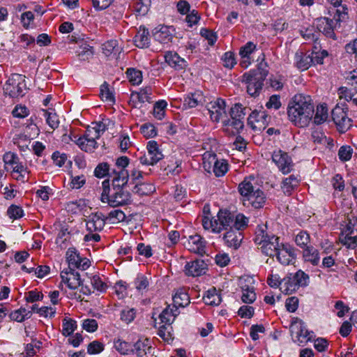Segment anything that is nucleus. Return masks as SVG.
I'll use <instances>...</instances> for the list:
<instances>
[{
	"instance_id": "nucleus-1",
	"label": "nucleus",
	"mask_w": 357,
	"mask_h": 357,
	"mask_svg": "<svg viewBox=\"0 0 357 357\" xmlns=\"http://www.w3.org/2000/svg\"><path fill=\"white\" fill-rule=\"evenodd\" d=\"M314 112V107L310 96L296 94L289 105L288 116L298 127L307 126Z\"/></svg>"
},
{
	"instance_id": "nucleus-2",
	"label": "nucleus",
	"mask_w": 357,
	"mask_h": 357,
	"mask_svg": "<svg viewBox=\"0 0 357 357\" xmlns=\"http://www.w3.org/2000/svg\"><path fill=\"white\" fill-rule=\"evenodd\" d=\"M102 192L100 200L103 203L108 204L112 207L123 206L130 202V194L124 190V187L112 185L109 187V180H105L102 183Z\"/></svg>"
},
{
	"instance_id": "nucleus-3",
	"label": "nucleus",
	"mask_w": 357,
	"mask_h": 357,
	"mask_svg": "<svg viewBox=\"0 0 357 357\" xmlns=\"http://www.w3.org/2000/svg\"><path fill=\"white\" fill-rule=\"evenodd\" d=\"M106 130V126L102 122H92L86 128L84 135L75 141V144L85 152H93L98 146L96 139Z\"/></svg>"
},
{
	"instance_id": "nucleus-4",
	"label": "nucleus",
	"mask_w": 357,
	"mask_h": 357,
	"mask_svg": "<svg viewBox=\"0 0 357 357\" xmlns=\"http://www.w3.org/2000/svg\"><path fill=\"white\" fill-rule=\"evenodd\" d=\"M268 74L266 64L260 63L257 69L250 70L242 76V82L247 85V92L251 96H257L259 94L264 85V81Z\"/></svg>"
},
{
	"instance_id": "nucleus-5",
	"label": "nucleus",
	"mask_w": 357,
	"mask_h": 357,
	"mask_svg": "<svg viewBox=\"0 0 357 357\" xmlns=\"http://www.w3.org/2000/svg\"><path fill=\"white\" fill-rule=\"evenodd\" d=\"M246 107L241 104H236L229 110L230 119L227 116L223 120L224 131L228 134L236 135L244 128V119L246 116Z\"/></svg>"
},
{
	"instance_id": "nucleus-6",
	"label": "nucleus",
	"mask_w": 357,
	"mask_h": 357,
	"mask_svg": "<svg viewBox=\"0 0 357 357\" xmlns=\"http://www.w3.org/2000/svg\"><path fill=\"white\" fill-rule=\"evenodd\" d=\"M204 102H206L204 116L208 115L213 122L218 123L220 121L223 123V120L227 117L225 109V101L221 98H213L204 96Z\"/></svg>"
},
{
	"instance_id": "nucleus-7",
	"label": "nucleus",
	"mask_w": 357,
	"mask_h": 357,
	"mask_svg": "<svg viewBox=\"0 0 357 357\" xmlns=\"http://www.w3.org/2000/svg\"><path fill=\"white\" fill-rule=\"evenodd\" d=\"M219 225L221 229H245L248 226V218L242 213L234 214L229 211L218 212Z\"/></svg>"
},
{
	"instance_id": "nucleus-8",
	"label": "nucleus",
	"mask_w": 357,
	"mask_h": 357,
	"mask_svg": "<svg viewBox=\"0 0 357 357\" xmlns=\"http://www.w3.org/2000/svg\"><path fill=\"white\" fill-rule=\"evenodd\" d=\"M25 76L14 73L6 81L3 91L11 98L22 97L26 90Z\"/></svg>"
},
{
	"instance_id": "nucleus-9",
	"label": "nucleus",
	"mask_w": 357,
	"mask_h": 357,
	"mask_svg": "<svg viewBox=\"0 0 357 357\" xmlns=\"http://www.w3.org/2000/svg\"><path fill=\"white\" fill-rule=\"evenodd\" d=\"M147 153L139 158L140 164L143 165H154L164 157L155 141H149L146 146Z\"/></svg>"
},
{
	"instance_id": "nucleus-10",
	"label": "nucleus",
	"mask_w": 357,
	"mask_h": 357,
	"mask_svg": "<svg viewBox=\"0 0 357 357\" xmlns=\"http://www.w3.org/2000/svg\"><path fill=\"white\" fill-rule=\"evenodd\" d=\"M271 116L264 110H254L248 118V124L254 130L260 131L268 125Z\"/></svg>"
},
{
	"instance_id": "nucleus-11",
	"label": "nucleus",
	"mask_w": 357,
	"mask_h": 357,
	"mask_svg": "<svg viewBox=\"0 0 357 357\" xmlns=\"http://www.w3.org/2000/svg\"><path fill=\"white\" fill-rule=\"evenodd\" d=\"M272 160L284 174L290 173L294 169V164L292 162L291 158L287 153L282 150L273 151Z\"/></svg>"
},
{
	"instance_id": "nucleus-12",
	"label": "nucleus",
	"mask_w": 357,
	"mask_h": 357,
	"mask_svg": "<svg viewBox=\"0 0 357 357\" xmlns=\"http://www.w3.org/2000/svg\"><path fill=\"white\" fill-rule=\"evenodd\" d=\"M347 109V107L343 108L337 105L331 112L333 121L342 132H346L351 126V119L348 117Z\"/></svg>"
},
{
	"instance_id": "nucleus-13",
	"label": "nucleus",
	"mask_w": 357,
	"mask_h": 357,
	"mask_svg": "<svg viewBox=\"0 0 357 357\" xmlns=\"http://www.w3.org/2000/svg\"><path fill=\"white\" fill-rule=\"evenodd\" d=\"M66 259L68 262L69 269L77 268L81 270H86L91 265L90 261L86 258H82L75 249H68L66 252Z\"/></svg>"
},
{
	"instance_id": "nucleus-14",
	"label": "nucleus",
	"mask_w": 357,
	"mask_h": 357,
	"mask_svg": "<svg viewBox=\"0 0 357 357\" xmlns=\"http://www.w3.org/2000/svg\"><path fill=\"white\" fill-rule=\"evenodd\" d=\"M336 21L333 19L328 17L317 18L314 24L319 32H321L324 36L328 38L336 39L334 32V26Z\"/></svg>"
},
{
	"instance_id": "nucleus-15",
	"label": "nucleus",
	"mask_w": 357,
	"mask_h": 357,
	"mask_svg": "<svg viewBox=\"0 0 357 357\" xmlns=\"http://www.w3.org/2000/svg\"><path fill=\"white\" fill-rule=\"evenodd\" d=\"M277 260L282 265H289L296 258L294 248L289 244L282 243L275 253Z\"/></svg>"
},
{
	"instance_id": "nucleus-16",
	"label": "nucleus",
	"mask_w": 357,
	"mask_h": 357,
	"mask_svg": "<svg viewBox=\"0 0 357 357\" xmlns=\"http://www.w3.org/2000/svg\"><path fill=\"white\" fill-rule=\"evenodd\" d=\"M61 278L62 282L66 284L71 289H75L82 284L80 275L73 269L62 271Z\"/></svg>"
},
{
	"instance_id": "nucleus-17",
	"label": "nucleus",
	"mask_w": 357,
	"mask_h": 357,
	"mask_svg": "<svg viewBox=\"0 0 357 357\" xmlns=\"http://www.w3.org/2000/svg\"><path fill=\"white\" fill-rule=\"evenodd\" d=\"M244 229H229L224 234L225 243L231 248L237 249L243 240L242 230Z\"/></svg>"
},
{
	"instance_id": "nucleus-18",
	"label": "nucleus",
	"mask_w": 357,
	"mask_h": 357,
	"mask_svg": "<svg viewBox=\"0 0 357 357\" xmlns=\"http://www.w3.org/2000/svg\"><path fill=\"white\" fill-rule=\"evenodd\" d=\"M282 243H280L279 237L271 235V238L261 243L260 249L266 256L273 257Z\"/></svg>"
},
{
	"instance_id": "nucleus-19",
	"label": "nucleus",
	"mask_w": 357,
	"mask_h": 357,
	"mask_svg": "<svg viewBox=\"0 0 357 357\" xmlns=\"http://www.w3.org/2000/svg\"><path fill=\"white\" fill-rule=\"evenodd\" d=\"M243 202L245 206H252L255 208H261L265 204L266 197L264 192L257 188L246 199H243Z\"/></svg>"
},
{
	"instance_id": "nucleus-20",
	"label": "nucleus",
	"mask_w": 357,
	"mask_h": 357,
	"mask_svg": "<svg viewBox=\"0 0 357 357\" xmlns=\"http://www.w3.org/2000/svg\"><path fill=\"white\" fill-rule=\"evenodd\" d=\"M105 224V219L102 213H96L91 214L86 220V228L89 232L101 231Z\"/></svg>"
},
{
	"instance_id": "nucleus-21",
	"label": "nucleus",
	"mask_w": 357,
	"mask_h": 357,
	"mask_svg": "<svg viewBox=\"0 0 357 357\" xmlns=\"http://www.w3.org/2000/svg\"><path fill=\"white\" fill-rule=\"evenodd\" d=\"M166 63L176 70L185 69L187 66L186 61L181 58L176 52H167L165 54Z\"/></svg>"
},
{
	"instance_id": "nucleus-22",
	"label": "nucleus",
	"mask_w": 357,
	"mask_h": 357,
	"mask_svg": "<svg viewBox=\"0 0 357 357\" xmlns=\"http://www.w3.org/2000/svg\"><path fill=\"white\" fill-rule=\"evenodd\" d=\"M134 351L139 357L150 354L153 349L152 342L148 338L139 339L134 345Z\"/></svg>"
},
{
	"instance_id": "nucleus-23",
	"label": "nucleus",
	"mask_w": 357,
	"mask_h": 357,
	"mask_svg": "<svg viewBox=\"0 0 357 357\" xmlns=\"http://www.w3.org/2000/svg\"><path fill=\"white\" fill-rule=\"evenodd\" d=\"M178 314V311L176 307L170 305L167 306L159 315L160 324L172 325Z\"/></svg>"
},
{
	"instance_id": "nucleus-24",
	"label": "nucleus",
	"mask_w": 357,
	"mask_h": 357,
	"mask_svg": "<svg viewBox=\"0 0 357 357\" xmlns=\"http://www.w3.org/2000/svg\"><path fill=\"white\" fill-rule=\"evenodd\" d=\"M312 64L310 54L297 52L295 54V66L301 70L308 69Z\"/></svg>"
},
{
	"instance_id": "nucleus-25",
	"label": "nucleus",
	"mask_w": 357,
	"mask_h": 357,
	"mask_svg": "<svg viewBox=\"0 0 357 357\" xmlns=\"http://www.w3.org/2000/svg\"><path fill=\"white\" fill-rule=\"evenodd\" d=\"M299 185V179L294 175H291L283 180L282 183V190L287 195H291L292 192L297 188Z\"/></svg>"
},
{
	"instance_id": "nucleus-26",
	"label": "nucleus",
	"mask_w": 357,
	"mask_h": 357,
	"mask_svg": "<svg viewBox=\"0 0 357 357\" xmlns=\"http://www.w3.org/2000/svg\"><path fill=\"white\" fill-rule=\"evenodd\" d=\"M173 306L178 309V307H185L190 303V296L183 289H178L173 296Z\"/></svg>"
},
{
	"instance_id": "nucleus-27",
	"label": "nucleus",
	"mask_w": 357,
	"mask_h": 357,
	"mask_svg": "<svg viewBox=\"0 0 357 357\" xmlns=\"http://www.w3.org/2000/svg\"><path fill=\"white\" fill-rule=\"evenodd\" d=\"M185 247L191 252L199 254L201 250V236H190L183 243Z\"/></svg>"
},
{
	"instance_id": "nucleus-28",
	"label": "nucleus",
	"mask_w": 357,
	"mask_h": 357,
	"mask_svg": "<svg viewBox=\"0 0 357 357\" xmlns=\"http://www.w3.org/2000/svg\"><path fill=\"white\" fill-rule=\"evenodd\" d=\"M254 180V178H246L238 185V192L243 199H246L256 190L257 187L254 186L252 183Z\"/></svg>"
},
{
	"instance_id": "nucleus-29",
	"label": "nucleus",
	"mask_w": 357,
	"mask_h": 357,
	"mask_svg": "<svg viewBox=\"0 0 357 357\" xmlns=\"http://www.w3.org/2000/svg\"><path fill=\"white\" fill-rule=\"evenodd\" d=\"M185 274L188 277H199L201 275V264L199 259L188 262L184 268Z\"/></svg>"
},
{
	"instance_id": "nucleus-30",
	"label": "nucleus",
	"mask_w": 357,
	"mask_h": 357,
	"mask_svg": "<svg viewBox=\"0 0 357 357\" xmlns=\"http://www.w3.org/2000/svg\"><path fill=\"white\" fill-rule=\"evenodd\" d=\"M217 159L215 153L211 150L206 151L202 154V165L208 174H211V169Z\"/></svg>"
},
{
	"instance_id": "nucleus-31",
	"label": "nucleus",
	"mask_w": 357,
	"mask_h": 357,
	"mask_svg": "<svg viewBox=\"0 0 357 357\" xmlns=\"http://www.w3.org/2000/svg\"><path fill=\"white\" fill-rule=\"evenodd\" d=\"M294 278L292 274H290L281 280L280 289L286 294H290L298 288L297 283L296 281H294Z\"/></svg>"
},
{
	"instance_id": "nucleus-32",
	"label": "nucleus",
	"mask_w": 357,
	"mask_h": 357,
	"mask_svg": "<svg viewBox=\"0 0 357 357\" xmlns=\"http://www.w3.org/2000/svg\"><path fill=\"white\" fill-rule=\"evenodd\" d=\"M303 256L305 261H309L314 266L318 265L320 261L319 252L312 246L307 247L303 251Z\"/></svg>"
},
{
	"instance_id": "nucleus-33",
	"label": "nucleus",
	"mask_w": 357,
	"mask_h": 357,
	"mask_svg": "<svg viewBox=\"0 0 357 357\" xmlns=\"http://www.w3.org/2000/svg\"><path fill=\"white\" fill-rule=\"evenodd\" d=\"M202 227L206 230H211V231L216 233L220 232L221 230L218 221L215 219L213 215L202 216Z\"/></svg>"
},
{
	"instance_id": "nucleus-34",
	"label": "nucleus",
	"mask_w": 357,
	"mask_h": 357,
	"mask_svg": "<svg viewBox=\"0 0 357 357\" xmlns=\"http://www.w3.org/2000/svg\"><path fill=\"white\" fill-rule=\"evenodd\" d=\"M149 33L147 29L143 28L139 29L134 38L135 45L140 48L147 47L149 43Z\"/></svg>"
},
{
	"instance_id": "nucleus-35",
	"label": "nucleus",
	"mask_w": 357,
	"mask_h": 357,
	"mask_svg": "<svg viewBox=\"0 0 357 357\" xmlns=\"http://www.w3.org/2000/svg\"><path fill=\"white\" fill-rule=\"evenodd\" d=\"M202 300L208 305H218L221 302V298L214 287L206 291V294L202 297Z\"/></svg>"
},
{
	"instance_id": "nucleus-36",
	"label": "nucleus",
	"mask_w": 357,
	"mask_h": 357,
	"mask_svg": "<svg viewBox=\"0 0 357 357\" xmlns=\"http://www.w3.org/2000/svg\"><path fill=\"white\" fill-rule=\"evenodd\" d=\"M338 94L340 99H345L347 102L351 101L357 106V93L353 90L348 89V87L341 86L338 89Z\"/></svg>"
},
{
	"instance_id": "nucleus-37",
	"label": "nucleus",
	"mask_w": 357,
	"mask_h": 357,
	"mask_svg": "<svg viewBox=\"0 0 357 357\" xmlns=\"http://www.w3.org/2000/svg\"><path fill=\"white\" fill-rule=\"evenodd\" d=\"M228 169L229 165L227 160L224 159H217L211 169V172H213L216 177H220L227 172Z\"/></svg>"
},
{
	"instance_id": "nucleus-38",
	"label": "nucleus",
	"mask_w": 357,
	"mask_h": 357,
	"mask_svg": "<svg viewBox=\"0 0 357 357\" xmlns=\"http://www.w3.org/2000/svg\"><path fill=\"white\" fill-rule=\"evenodd\" d=\"M114 347L115 349L122 355H128L130 353L134 351L131 344L121 339L114 340Z\"/></svg>"
},
{
	"instance_id": "nucleus-39",
	"label": "nucleus",
	"mask_w": 357,
	"mask_h": 357,
	"mask_svg": "<svg viewBox=\"0 0 357 357\" xmlns=\"http://www.w3.org/2000/svg\"><path fill=\"white\" fill-rule=\"evenodd\" d=\"M100 96L103 101L109 103L114 102V96L112 90L109 88V84L105 82L100 89Z\"/></svg>"
},
{
	"instance_id": "nucleus-40",
	"label": "nucleus",
	"mask_w": 357,
	"mask_h": 357,
	"mask_svg": "<svg viewBox=\"0 0 357 357\" xmlns=\"http://www.w3.org/2000/svg\"><path fill=\"white\" fill-rule=\"evenodd\" d=\"M154 38L160 43L165 44L171 41L172 35L170 33L168 27L162 26L154 33Z\"/></svg>"
},
{
	"instance_id": "nucleus-41",
	"label": "nucleus",
	"mask_w": 357,
	"mask_h": 357,
	"mask_svg": "<svg viewBox=\"0 0 357 357\" xmlns=\"http://www.w3.org/2000/svg\"><path fill=\"white\" fill-rule=\"evenodd\" d=\"M77 328V322L76 321L68 318L65 317L62 321V331L61 333L64 336L70 335Z\"/></svg>"
},
{
	"instance_id": "nucleus-42",
	"label": "nucleus",
	"mask_w": 357,
	"mask_h": 357,
	"mask_svg": "<svg viewBox=\"0 0 357 357\" xmlns=\"http://www.w3.org/2000/svg\"><path fill=\"white\" fill-rule=\"evenodd\" d=\"M294 241L296 244L301 248L306 249L307 247H310L308 245L310 242V234L305 231L301 230L296 234Z\"/></svg>"
},
{
	"instance_id": "nucleus-43",
	"label": "nucleus",
	"mask_w": 357,
	"mask_h": 357,
	"mask_svg": "<svg viewBox=\"0 0 357 357\" xmlns=\"http://www.w3.org/2000/svg\"><path fill=\"white\" fill-rule=\"evenodd\" d=\"M242 289V301L245 303H252L256 300V294L253 287L244 285Z\"/></svg>"
},
{
	"instance_id": "nucleus-44",
	"label": "nucleus",
	"mask_w": 357,
	"mask_h": 357,
	"mask_svg": "<svg viewBox=\"0 0 357 357\" xmlns=\"http://www.w3.org/2000/svg\"><path fill=\"white\" fill-rule=\"evenodd\" d=\"M44 113V116L46 118V122L48 126L53 130L58 128L59 125V120L58 115L54 112L53 109L51 111L42 109Z\"/></svg>"
},
{
	"instance_id": "nucleus-45",
	"label": "nucleus",
	"mask_w": 357,
	"mask_h": 357,
	"mask_svg": "<svg viewBox=\"0 0 357 357\" xmlns=\"http://www.w3.org/2000/svg\"><path fill=\"white\" fill-rule=\"evenodd\" d=\"M155 190V187L151 183H136L132 191L139 195H147Z\"/></svg>"
},
{
	"instance_id": "nucleus-46",
	"label": "nucleus",
	"mask_w": 357,
	"mask_h": 357,
	"mask_svg": "<svg viewBox=\"0 0 357 357\" xmlns=\"http://www.w3.org/2000/svg\"><path fill=\"white\" fill-rule=\"evenodd\" d=\"M112 178V185L125 187L129 180L128 172H120L110 176Z\"/></svg>"
},
{
	"instance_id": "nucleus-47",
	"label": "nucleus",
	"mask_w": 357,
	"mask_h": 357,
	"mask_svg": "<svg viewBox=\"0 0 357 357\" xmlns=\"http://www.w3.org/2000/svg\"><path fill=\"white\" fill-rule=\"evenodd\" d=\"M127 78L132 85H139L142 82V73L135 68H128L126 71Z\"/></svg>"
},
{
	"instance_id": "nucleus-48",
	"label": "nucleus",
	"mask_w": 357,
	"mask_h": 357,
	"mask_svg": "<svg viewBox=\"0 0 357 357\" xmlns=\"http://www.w3.org/2000/svg\"><path fill=\"white\" fill-rule=\"evenodd\" d=\"M159 324L160 326L158 328V335L165 341L169 342V340H172L174 337L172 334L173 330L172 326L160 323Z\"/></svg>"
},
{
	"instance_id": "nucleus-49",
	"label": "nucleus",
	"mask_w": 357,
	"mask_h": 357,
	"mask_svg": "<svg viewBox=\"0 0 357 357\" xmlns=\"http://www.w3.org/2000/svg\"><path fill=\"white\" fill-rule=\"evenodd\" d=\"M328 118V109L326 105H321L317 106L314 118V123L319 125L326 121Z\"/></svg>"
},
{
	"instance_id": "nucleus-50",
	"label": "nucleus",
	"mask_w": 357,
	"mask_h": 357,
	"mask_svg": "<svg viewBox=\"0 0 357 357\" xmlns=\"http://www.w3.org/2000/svg\"><path fill=\"white\" fill-rule=\"evenodd\" d=\"M31 311H28L25 308H20L12 312L10 314V318L13 321L21 322L26 319H29L31 317Z\"/></svg>"
},
{
	"instance_id": "nucleus-51",
	"label": "nucleus",
	"mask_w": 357,
	"mask_h": 357,
	"mask_svg": "<svg viewBox=\"0 0 357 357\" xmlns=\"http://www.w3.org/2000/svg\"><path fill=\"white\" fill-rule=\"evenodd\" d=\"M345 79L349 86L348 89L353 90L357 93V69L346 73Z\"/></svg>"
},
{
	"instance_id": "nucleus-52",
	"label": "nucleus",
	"mask_w": 357,
	"mask_h": 357,
	"mask_svg": "<svg viewBox=\"0 0 357 357\" xmlns=\"http://www.w3.org/2000/svg\"><path fill=\"white\" fill-rule=\"evenodd\" d=\"M126 218L125 213L120 209H115L109 213L106 219L109 220L112 224L124 221Z\"/></svg>"
},
{
	"instance_id": "nucleus-53",
	"label": "nucleus",
	"mask_w": 357,
	"mask_h": 357,
	"mask_svg": "<svg viewBox=\"0 0 357 357\" xmlns=\"http://www.w3.org/2000/svg\"><path fill=\"white\" fill-rule=\"evenodd\" d=\"M131 6L134 11L140 15H144L148 12V6L142 0H132Z\"/></svg>"
},
{
	"instance_id": "nucleus-54",
	"label": "nucleus",
	"mask_w": 357,
	"mask_h": 357,
	"mask_svg": "<svg viewBox=\"0 0 357 357\" xmlns=\"http://www.w3.org/2000/svg\"><path fill=\"white\" fill-rule=\"evenodd\" d=\"M8 216L12 220H17L24 215L22 208L17 205H11L7 210Z\"/></svg>"
},
{
	"instance_id": "nucleus-55",
	"label": "nucleus",
	"mask_w": 357,
	"mask_h": 357,
	"mask_svg": "<svg viewBox=\"0 0 357 357\" xmlns=\"http://www.w3.org/2000/svg\"><path fill=\"white\" fill-rule=\"evenodd\" d=\"M202 38L207 41L208 45L213 46L217 41L218 36L215 32L210 29H202Z\"/></svg>"
},
{
	"instance_id": "nucleus-56",
	"label": "nucleus",
	"mask_w": 357,
	"mask_h": 357,
	"mask_svg": "<svg viewBox=\"0 0 357 357\" xmlns=\"http://www.w3.org/2000/svg\"><path fill=\"white\" fill-rule=\"evenodd\" d=\"M266 226H259L256 230V236L255 241L256 243L261 245L266 238H271V235H268L266 231Z\"/></svg>"
},
{
	"instance_id": "nucleus-57",
	"label": "nucleus",
	"mask_w": 357,
	"mask_h": 357,
	"mask_svg": "<svg viewBox=\"0 0 357 357\" xmlns=\"http://www.w3.org/2000/svg\"><path fill=\"white\" fill-rule=\"evenodd\" d=\"M109 174V165L107 162L98 164L94 170V175L98 178H103Z\"/></svg>"
},
{
	"instance_id": "nucleus-58",
	"label": "nucleus",
	"mask_w": 357,
	"mask_h": 357,
	"mask_svg": "<svg viewBox=\"0 0 357 357\" xmlns=\"http://www.w3.org/2000/svg\"><path fill=\"white\" fill-rule=\"evenodd\" d=\"M167 104L165 100L157 102L153 108V114L158 119H162L165 114V109Z\"/></svg>"
},
{
	"instance_id": "nucleus-59",
	"label": "nucleus",
	"mask_w": 357,
	"mask_h": 357,
	"mask_svg": "<svg viewBox=\"0 0 357 357\" xmlns=\"http://www.w3.org/2000/svg\"><path fill=\"white\" fill-rule=\"evenodd\" d=\"M104 349L105 345L102 342L94 340L88 345L87 351L89 354H98L102 352Z\"/></svg>"
},
{
	"instance_id": "nucleus-60",
	"label": "nucleus",
	"mask_w": 357,
	"mask_h": 357,
	"mask_svg": "<svg viewBox=\"0 0 357 357\" xmlns=\"http://www.w3.org/2000/svg\"><path fill=\"white\" fill-rule=\"evenodd\" d=\"M353 149L350 146H342L338 151V156L342 161H348L351 159Z\"/></svg>"
},
{
	"instance_id": "nucleus-61",
	"label": "nucleus",
	"mask_w": 357,
	"mask_h": 357,
	"mask_svg": "<svg viewBox=\"0 0 357 357\" xmlns=\"http://www.w3.org/2000/svg\"><path fill=\"white\" fill-rule=\"evenodd\" d=\"M152 94V89L150 86H145L137 93V98L142 102H149L151 100V95Z\"/></svg>"
},
{
	"instance_id": "nucleus-62",
	"label": "nucleus",
	"mask_w": 357,
	"mask_h": 357,
	"mask_svg": "<svg viewBox=\"0 0 357 357\" xmlns=\"http://www.w3.org/2000/svg\"><path fill=\"white\" fill-rule=\"evenodd\" d=\"M222 60L223 61V66L227 68H232L234 65L236 63L234 54L231 52H227L224 54L222 57Z\"/></svg>"
},
{
	"instance_id": "nucleus-63",
	"label": "nucleus",
	"mask_w": 357,
	"mask_h": 357,
	"mask_svg": "<svg viewBox=\"0 0 357 357\" xmlns=\"http://www.w3.org/2000/svg\"><path fill=\"white\" fill-rule=\"evenodd\" d=\"M140 130L143 135L146 138L153 137L157 134L155 126L150 123L142 125Z\"/></svg>"
},
{
	"instance_id": "nucleus-64",
	"label": "nucleus",
	"mask_w": 357,
	"mask_h": 357,
	"mask_svg": "<svg viewBox=\"0 0 357 357\" xmlns=\"http://www.w3.org/2000/svg\"><path fill=\"white\" fill-rule=\"evenodd\" d=\"M135 315L136 312L133 308H126L121 312V319L128 324L134 320Z\"/></svg>"
}]
</instances>
